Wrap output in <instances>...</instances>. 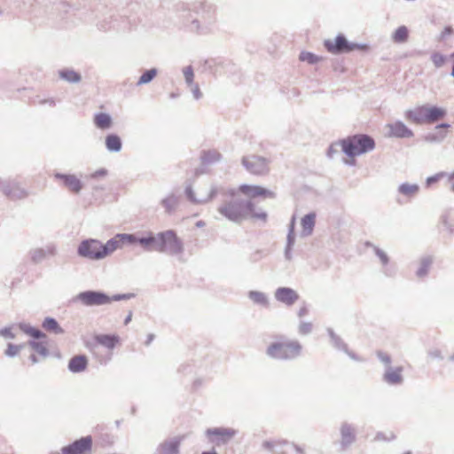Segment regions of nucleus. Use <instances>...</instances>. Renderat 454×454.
I'll return each instance as SVG.
<instances>
[{
    "mask_svg": "<svg viewBox=\"0 0 454 454\" xmlns=\"http://www.w3.org/2000/svg\"><path fill=\"white\" fill-rule=\"evenodd\" d=\"M136 240L134 234H117L102 245L99 241L91 239L87 241V257L92 259L103 258L116 249L122 248L126 243H131Z\"/></svg>",
    "mask_w": 454,
    "mask_h": 454,
    "instance_id": "1",
    "label": "nucleus"
},
{
    "mask_svg": "<svg viewBox=\"0 0 454 454\" xmlns=\"http://www.w3.org/2000/svg\"><path fill=\"white\" fill-rule=\"evenodd\" d=\"M219 213L227 219L233 222H241L242 220L251 217L265 220V213H255L254 205L251 201L246 203L229 201L224 202L218 207Z\"/></svg>",
    "mask_w": 454,
    "mask_h": 454,
    "instance_id": "2",
    "label": "nucleus"
},
{
    "mask_svg": "<svg viewBox=\"0 0 454 454\" xmlns=\"http://www.w3.org/2000/svg\"><path fill=\"white\" fill-rule=\"evenodd\" d=\"M446 109L443 107L421 105L409 109L405 112L404 117L411 123L416 125L434 123L446 116Z\"/></svg>",
    "mask_w": 454,
    "mask_h": 454,
    "instance_id": "3",
    "label": "nucleus"
},
{
    "mask_svg": "<svg viewBox=\"0 0 454 454\" xmlns=\"http://www.w3.org/2000/svg\"><path fill=\"white\" fill-rule=\"evenodd\" d=\"M342 151L350 157L361 155L374 149L372 137L364 134L348 137L340 142Z\"/></svg>",
    "mask_w": 454,
    "mask_h": 454,
    "instance_id": "4",
    "label": "nucleus"
},
{
    "mask_svg": "<svg viewBox=\"0 0 454 454\" xmlns=\"http://www.w3.org/2000/svg\"><path fill=\"white\" fill-rule=\"evenodd\" d=\"M301 346L297 341L280 340L271 343L267 354L277 359H293L301 354Z\"/></svg>",
    "mask_w": 454,
    "mask_h": 454,
    "instance_id": "5",
    "label": "nucleus"
},
{
    "mask_svg": "<svg viewBox=\"0 0 454 454\" xmlns=\"http://www.w3.org/2000/svg\"><path fill=\"white\" fill-rule=\"evenodd\" d=\"M0 192L11 200H21L29 196V192L16 179L0 178Z\"/></svg>",
    "mask_w": 454,
    "mask_h": 454,
    "instance_id": "6",
    "label": "nucleus"
},
{
    "mask_svg": "<svg viewBox=\"0 0 454 454\" xmlns=\"http://www.w3.org/2000/svg\"><path fill=\"white\" fill-rule=\"evenodd\" d=\"M269 160L262 156L250 155L242 159L246 169L253 175L262 176L270 171Z\"/></svg>",
    "mask_w": 454,
    "mask_h": 454,
    "instance_id": "7",
    "label": "nucleus"
},
{
    "mask_svg": "<svg viewBox=\"0 0 454 454\" xmlns=\"http://www.w3.org/2000/svg\"><path fill=\"white\" fill-rule=\"evenodd\" d=\"M324 45L329 52L333 54L349 52L360 49L359 45L348 43L342 35H337L333 40H325Z\"/></svg>",
    "mask_w": 454,
    "mask_h": 454,
    "instance_id": "8",
    "label": "nucleus"
},
{
    "mask_svg": "<svg viewBox=\"0 0 454 454\" xmlns=\"http://www.w3.org/2000/svg\"><path fill=\"white\" fill-rule=\"evenodd\" d=\"M160 239L162 241L160 242V252L178 254L183 249L182 242L173 231L160 232Z\"/></svg>",
    "mask_w": 454,
    "mask_h": 454,
    "instance_id": "9",
    "label": "nucleus"
},
{
    "mask_svg": "<svg viewBox=\"0 0 454 454\" xmlns=\"http://www.w3.org/2000/svg\"><path fill=\"white\" fill-rule=\"evenodd\" d=\"M135 236V239L136 240L134 242H131V243H126V245H134L136 243H138L143 249L146 250V251H158V252H160V248H161V239H160V233L157 234V235H153L152 233H149L147 236L145 237H137L136 235Z\"/></svg>",
    "mask_w": 454,
    "mask_h": 454,
    "instance_id": "10",
    "label": "nucleus"
},
{
    "mask_svg": "<svg viewBox=\"0 0 454 454\" xmlns=\"http://www.w3.org/2000/svg\"><path fill=\"white\" fill-rule=\"evenodd\" d=\"M239 192L248 199L254 198H273L274 192L259 185L242 184L239 187Z\"/></svg>",
    "mask_w": 454,
    "mask_h": 454,
    "instance_id": "11",
    "label": "nucleus"
},
{
    "mask_svg": "<svg viewBox=\"0 0 454 454\" xmlns=\"http://www.w3.org/2000/svg\"><path fill=\"white\" fill-rule=\"evenodd\" d=\"M236 434L232 428L215 427L207 431V435L216 444L226 443L231 440Z\"/></svg>",
    "mask_w": 454,
    "mask_h": 454,
    "instance_id": "12",
    "label": "nucleus"
},
{
    "mask_svg": "<svg viewBox=\"0 0 454 454\" xmlns=\"http://www.w3.org/2000/svg\"><path fill=\"white\" fill-rule=\"evenodd\" d=\"M387 131V136L389 137H413V131L410 129L403 122L395 121L394 123H389L385 127Z\"/></svg>",
    "mask_w": 454,
    "mask_h": 454,
    "instance_id": "13",
    "label": "nucleus"
},
{
    "mask_svg": "<svg viewBox=\"0 0 454 454\" xmlns=\"http://www.w3.org/2000/svg\"><path fill=\"white\" fill-rule=\"evenodd\" d=\"M54 176L56 179L61 181L62 184L74 193L79 192L82 188L81 180L74 175L55 173Z\"/></svg>",
    "mask_w": 454,
    "mask_h": 454,
    "instance_id": "14",
    "label": "nucleus"
},
{
    "mask_svg": "<svg viewBox=\"0 0 454 454\" xmlns=\"http://www.w3.org/2000/svg\"><path fill=\"white\" fill-rule=\"evenodd\" d=\"M56 254V247L53 245H48L44 248L38 247L29 251L31 262L40 263L46 258L53 256Z\"/></svg>",
    "mask_w": 454,
    "mask_h": 454,
    "instance_id": "15",
    "label": "nucleus"
},
{
    "mask_svg": "<svg viewBox=\"0 0 454 454\" xmlns=\"http://www.w3.org/2000/svg\"><path fill=\"white\" fill-rule=\"evenodd\" d=\"M275 297L278 301L290 306L298 300L299 295L291 288L280 287L276 291Z\"/></svg>",
    "mask_w": 454,
    "mask_h": 454,
    "instance_id": "16",
    "label": "nucleus"
},
{
    "mask_svg": "<svg viewBox=\"0 0 454 454\" xmlns=\"http://www.w3.org/2000/svg\"><path fill=\"white\" fill-rule=\"evenodd\" d=\"M186 194L188 198L195 203H206L212 200L215 192H211L208 194H203L202 189L200 188L196 191H193L192 188H188L186 190Z\"/></svg>",
    "mask_w": 454,
    "mask_h": 454,
    "instance_id": "17",
    "label": "nucleus"
},
{
    "mask_svg": "<svg viewBox=\"0 0 454 454\" xmlns=\"http://www.w3.org/2000/svg\"><path fill=\"white\" fill-rule=\"evenodd\" d=\"M62 454H85V437L74 441L61 450Z\"/></svg>",
    "mask_w": 454,
    "mask_h": 454,
    "instance_id": "18",
    "label": "nucleus"
},
{
    "mask_svg": "<svg viewBox=\"0 0 454 454\" xmlns=\"http://www.w3.org/2000/svg\"><path fill=\"white\" fill-rule=\"evenodd\" d=\"M111 301V299L101 293L87 292V305H103Z\"/></svg>",
    "mask_w": 454,
    "mask_h": 454,
    "instance_id": "19",
    "label": "nucleus"
},
{
    "mask_svg": "<svg viewBox=\"0 0 454 454\" xmlns=\"http://www.w3.org/2000/svg\"><path fill=\"white\" fill-rule=\"evenodd\" d=\"M450 128V125L446 123L437 125L435 126L434 132L427 137V139L431 141L443 139L449 133Z\"/></svg>",
    "mask_w": 454,
    "mask_h": 454,
    "instance_id": "20",
    "label": "nucleus"
},
{
    "mask_svg": "<svg viewBox=\"0 0 454 454\" xmlns=\"http://www.w3.org/2000/svg\"><path fill=\"white\" fill-rule=\"evenodd\" d=\"M98 344L105 346L107 348H113L119 342V337L116 335L100 334L95 336Z\"/></svg>",
    "mask_w": 454,
    "mask_h": 454,
    "instance_id": "21",
    "label": "nucleus"
},
{
    "mask_svg": "<svg viewBox=\"0 0 454 454\" xmlns=\"http://www.w3.org/2000/svg\"><path fill=\"white\" fill-rule=\"evenodd\" d=\"M68 369L72 372H80L85 370V355L74 356L69 361Z\"/></svg>",
    "mask_w": 454,
    "mask_h": 454,
    "instance_id": "22",
    "label": "nucleus"
},
{
    "mask_svg": "<svg viewBox=\"0 0 454 454\" xmlns=\"http://www.w3.org/2000/svg\"><path fill=\"white\" fill-rule=\"evenodd\" d=\"M59 76L62 80L70 82V83H76L81 82L82 75L72 70V69H62L59 71Z\"/></svg>",
    "mask_w": 454,
    "mask_h": 454,
    "instance_id": "23",
    "label": "nucleus"
},
{
    "mask_svg": "<svg viewBox=\"0 0 454 454\" xmlns=\"http://www.w3.org/2000/svg\"><path fill=\"white\" fill-rule=\"evenodd\" d=\"M42 326L48 332L61 334L64 330L60 327L58 321L53 317H46L42 324Z\"/></svg>",
    "mask_w": 454,
    "mask_h": 454,
    "instance_id": "24",
    "label": "nucleus"
},
{
    "mask_svg": "<svg viewBox=\"0 0 454 454\" xmlns=\"http://www.w3.org/2000/svg\"><path fill=\"white\" fill-rule=\"evenodd\" d=\"M19 328L26 334L33 337L34 339L39 340L45 337V334L39 329L31 326L26 323L19 324Z\"/></svg>",
    "mask_w": 454,
    "mask_h": 454,
    "instance_id": "25",
    "label": "nucleus"
},
{
    "mask_svg": "<svg viewBox=\"0 0 454 454\" xmlns=\"http://www.w3.org/2000/svg\"><path fill=\"white\" fill-rule=\"evenodd\" d=\"M384 378L386 381H387L390 384H398L402 381V368H395V369H390L388 370L385 375Z\"/></svg>",
    "mask_w": 454,
    "mask_h": 454,
    "instance_id": "26",
    "label": "nucleus"
},
{
    "mask_svg": "<svg viewBox=\"0 0 454 454\" xmlns=\"http://www.w3.org/2000/svg\"><path fill=\"white\" fill-rule=\"evenodd\" d=\"M220 159L221 154L216 150L205 151L201 155V161L203 164H211L218 161Z\"/></svg>",
    "mask_w": 454,
    "mask_h": 454,
    "instance_id": "27",
    "label": "nucleus"
},
{
    "mask_svg": "<svg viewBox=\"0 0 454 454\" xmlns=\"http://www.w3.org/2000/svg\"><path fill=\"white\" fill-rule=\"evenodd\" d=\"M301 223L303 233H305L306 235L310 234L315 225V215H306L304 217H302Z\"/></svg>",
    "mask_w": 454,
    "mask_h": 454,
    "instance_id": "28",
    "label": "nucleus"
},
{
    "mask_svg": "<svg viewBox=\"0 0 454 454\" xmlns=\"http://www.w3.org/2000/svg\"><path fill=\"white\" fill-rule=\"evenodd\" d=\"M106 145L108 150L118 152L121 148V142L118 136L109 135L106 138Z\"/></svg>",
    "mask_w": 454,
    "mask_h": 454,
    "instance_id": "29",
    "label": "nucleus"
},
{
    "mask_svg": "<svg viewBox=\"0 0 454 454\" xmlns=\"http://www.w3.org/2000/svg\"><path fill=\"white\" fill-rule=\"evenodd\" d=\"M409 36L408 28L405 26L399 27L393 34V40L395 43H404Z\"/></svg>",
    "mask_w": 454,
    "mask_h": 454,
    "instance_id": "30",
    "label": "nucleus"
},
{
    "mask_svg": "<svg viewBox=\"0 0 454 454\" xmlns=\"http://www.w3.org/2000/svg\"><path fill=\"white\" fill-rule=\"evenodd\" d=\"M95 124L100 129H107L111 125V118L106 114H99L95 117Z\"/></svg>",
    "mask_w": 454,
    "mask_h": 454,
    "instance_id": "31",
    "label": "nucleus"
},
{
    "mask_svg": "<svg viewBox=\"0 0 454 454\" xmlns=\"http://www.w3.org/2000/svg\"><path fill=\"white\" fill-rule=\"evenodd\" d=\"M354 440L353 430L347 426L341 427V442L343 445H348Z\"/></svg>",
    "mask_w": 454,
    "mask_h": 454,
    "instance_id": "32",
    "label": "nucleus"
},
{
    "mask_svg": "<svg viewBox=\"0 0 454 454\" xmlns=\"http://www.w3.org/2000/svg\"><path fill=\"white\" fill-rule=\"evenodd\" d=\"M433 263V260L430 257H427L421 260L420 266L417 271L419 277H424L428 272L431 265Z\"/></svg>",
    "mask_w": 454,
    "mask_h": 454,
    "instance_id": "33",
    "label": "nucleus"
},
{
    "mask_svg": "<svg viewBox=\"0 0 454 454\" xmlns=\"http://www.w3.org/2000/svg\"><path fill=\"white\" fill-rule=\"evenodd\" d=\"M248 296L255 303L264 305V306L268 304L267 298H266L265 294L262 292L251 291L248 294Z\"/></svg>",
    "mask_w": 454,
    "mask_h": 454,
    "instance_id": "34",
    "label": "nucleus"
},
{
    "mask_svg": "<svg viewBox=\"0 0 454 454\" xmlns=\"http://www.w3.org/2000/svg\"><path fill=\"white\" fill-rule=\"evenodd\" d=\"M419 191V186L416 184H403L399 187V192L406 196H413Z\"/></svg>",
    "mask_w": 454,
    "mask_h": 454,
    "instance_id": "35",
    "label": "nucleus"
},
{
    "mask_svg": "<svg viewBox=\"0 0 454 454\" xmlns=\"http://www.w3.org/2000/svg\"><path fill=\"white\" fill-rule=\"evenodd\" d=\"M157 75V70L155 68H152L150 70L145 71L139 78L137 84H145L150 82L155 76Z\"/></svg>",
    "mask_w": 454,
    "mask_h": 454,
    "instance_id": "36",
    "label": "nucleus"
},
{
    "mask_svg": "<svg viewBox=\"0 0 454 454\" xmlns=\"http://www.w3.org/2000/svg\"><path fill=\"white\" fill-rule=\"evenodd\" d=\"M299 59L301 61L308 62L309 64L317 63L321 59V58H319L318 56L309 51H302L300 54Z\"/></svg>",
    "mask_w": 454,
    "mask_h": 454,
    "instance_id": "37",
    "label": "nucleus"
},
{
    "mask_svg": "<svg viewBox=\"0 0 454 454\" xmlns=\"http://www.w3.org/2000/svg\"><path fill=\"white\" fill-rule=\"evenodd\" d=\"M31 348L39 355L46 357L49 354L47 348L42 343L35 340L29 341Z\"/></svg>",
    "mask_w": 454,
    "mask_h": 454,
    "instance_id": "38",
    "label": "nucleus"
},
{
    "mask_svg": "<svg viewBox=\"0 0 454 454\" xmlns=\"http://www.w3.org/2000/svg\"><path fill=\"white\" fill-rule=\"evenodd\" d=\"M431 60L435 67H441L446 63L447 58L442 53L434 52L431 55Z\"/></svg>",
    "mask_w": 454,
    "mask_h": 454,
    "instance_id": "39",
    "label": "nucleus"
},
{
    "mask_svg": "<svg viewBox=\"0 0 454 454\" xmlns=\"http://www.w3.org/2000/svg\"><path fill=\"white\" fill-rule=\"evenodd\" d=\"M184 76L185 78V81L187 82V83L189 84H192V82H193V78H194V74H193V69L192 67H186L184 71Z\"/></svg>",
    "mask_w": 454,
    "mask_h": 454,
    "instance_id": "40",
    "label": "nucleus"
},
{
    "mask_svg": "<svg viewBox=\"0 0 454 454\" xmlns=\"http://www.w3.org/2000/svg\"><path fill=\"white\" fill-rule=\"evenodd\" d=\"M20 349V346L9 343L8 347H7V349L5 350V355L7 356L12 357V356H16L18 354Z\"/></svg>",
    "mask_w": 454,
    "mask_h": 454,
    "instance_id": "41",
    "label": "nucleus"
},
{
    "mask_svg": "<svg viewBox=\"0 0 454 454\" xmlns=\"http://www.w3.org/2000/svg\"><path fill=\"white\" fill-rule=\"evenodd\" d=\"M0 336L6 338V339H14L15 335L12 333L11 328L4 327L0 330Z\"/></svg>",
    "mask_w": 454,
    "mask_h": 454,
    "instance_id": "42",
    "label": "nucleus"
},
{
    "mask_svg": "<svg viewBox=\"0 0 454 454\" xmlns=\"http://www.w3.org/2000/svg\"><path fill=\"white\" fill-rule=\"evenodd\" d=\"M300 333L302 334H307L311 332L312 325L310 323H302L299 327Z\"/></svg>",
    "mask_w": 454,
    "mask_h": 454,
    "instance_id": "43",
    "label": "nucleus"
},
{
    "mask_svg": "<svg viewBox=\"0 0 454 454\" xmlns=\"http://www.w3.org/2000/svg\"><path fill=\"white\" fill-rule=\"evenodd\" d=\"M442 176H443V174H442V173L441 174H437V175H435L434 176H430V177L427 178V183L428 185H430L433 183L438 182L440 180V178H442Z\"/></svg>",
    "mask_w": 454,
    "mask_h": 454,
    "instance_id": "44",
    "label": "nucleus"
},
{
    "mask_svg": "<svg viewBox=\"0 0 454 454\" xmlns=\"http://www.w3.org/2000/svg\"><path fill=\"white\" fill-rule=\"evenodd\" d=\"M78 254L80 256L85 257V239L80 242V245L78 247Z\"/></svg>",
    "mask_w": 454,
    "mask_h": 454,
    "instance_id": "45",
    "label": "nucleus"
},
{
    "mask_svg": "<svg viewBox=\"0 0 454 454\" xmlns=\"http://www.w3.org/2000/svg\"><path fill=\"white\" fill-rule=\"evenodd\" d=\"M453 30H452V27H446L444 28V30L442 31V37L444 38L446 37L447 35H450V34H452Z\"/></svg>",
    "mask_w": 454,
    "mask_h": 454,
    "instance_id": "46",
    "label": "nucleus"
},
{
    "mask_svg": "<svg viewBox=\"0 0 454 454\" xmlns=\"http://www.w3.org/2000/svg\"><path fill=\"white\" fill-rule=\"evenodd\" d=\"M106 176V171L105 169H101L94 174H91L90 178H95L97 176Z\"/></svg>",
    "mask_w": 454,
    "mask_h": 454,
    "instance_id": "47",
    "label": "nucleus"
},
{
    "mask_svg": "<svg viewBox=\"0 0 454 454\" xmlns=\"http://www.w3.org/2000/svg\"><path fill=\"white\" fill-rule=\"evenodd\" d=\"M40 105L49 104L50 106H55V101L52 98L43 99L39 101Z\"/></svg>",
    "mask_w": 454,
    "mask_h": 454,
    "instance_id": "48",
    "label": "nucleus"
},
{
    "mask_svg": "<svg viewBox=\"0 0 454 454\" xmlns=\"http://www.w3.org/2000/svg\"><path fill=\"white\" fill-rule=\"evenodd\" d=\"M75 300H80L83 303H85V292H82L78 294V296L75 298Z\"/></svg>",
    "mask_w": 454,
    "mask_h": 454,
    "instance_id": "49",
    "label": "nucleus"
},
{
    "mask_svg": "<svg viewBox=\"0 0 454 454\" xmlns=\"http://www.w3.org/2000/svg\"><path fill=\"white\" fill-rule=\"evenodd\" d=\"M29 359L31 360L32 364H36L38 362V359L35 355L32 354L29 356Z\"/></svg>",
    "mask_w": 454,
    "mask_h": 454,
    "instance_id": "50",
    "label": "nucleus"
},
{
    "mask_svg": "<svg viewBox=\"0 0 454 454\" xmlns=\"http://www.w3.org/2000/svg\"><path fill=\"white\" fill-rule=\"evenodd\" d=\"M380 358L383 362L387 363V364H389L390 363V358L387 356H380Z\"/></svg>",
    "mask_w": 454,
    "mask_h": 454,
    "instance_id": "51",
    "label": "nucleus"
},
{
    "mask_svg": "<svg viewBox=\"0 0 454 454\" xmlns=\"http://www.w3.org/2000/svg\"><path fill=\"white\" fill-rule=\"evenodd\" d=\"M86 442H87V450H88L89 449H90V446H91V439H90V437L87 436Z\"/></svg>",
    "mask_w": 454,
    "mask_h": 454,
    "instance_id": "52",
    "label": "nucleus"
},
{
    "mask_svg": "<svg viewBox=\"0 0 454 454\" xmlns=\"http://www.w3.org/2000/svg\"><path fill=\"white\" fill-rule=\"evenodd\" d=\"M334 152H335V150L333 149V146H331V147L329 148V151H328V155H329V156H333V153H334Z\"/></svg>",
    "mask_w": 454,
    "mask_h": 454,
    "instance_id": "53",
    "label": "nucleus"
},
{
    "mask_svg": "<svg viewBox=\"0 0 454 454\" xmlns=\"http://www.w3.org/2000/svg\"><path fill=\"white\" fill-rule=\"evenodd\" d=\"M450 180H454V171L450 174Z\"/></svg>",
    "mask_w": 454,
    "mask_h": 454,
    "instance_id": "54",
    "label": "nucleus"
},
{
    "mask_svg": "<svg viewBox=\"0 0 454 454\" xmlns=\"http://www.w3.org/2000/svg\"><path fill=\"white\" fill-rule=\"evenodd\" d=\"M202 454H216L215 451L203 452Z\"/></svg>",
    "mask_w": 454,
    "mask_h": 454,
    "instance_id": "55",
    "label": "nucleus"
},
{
    "mask_svg": "<svg viewBox=\"0 0 454 454\" xmlns=\"http://www.w3.org/2000/svg\"><path fill=\"white\" fill-rule=\"evenodd\" d=\"M195 94H196V97L198 98L199 97V89L198 88L196 89Z\"/></svg>",
    "mask_w": 454,
    "mask_h": 454,
    "instance_id": "56",
    "label": "nucleus"
},
{
    "mask_svg": "<svg viewBox=\"0 0 454 454\" xmlns=\"http://www.w3.org/2000/svg\"><path fill=\"white\" fill-rule=\"evenodd\" d=\"M451 191H453V192H454V183H453V184H452V185H451Z\"/></svg>",
    "mask_w": 454,
    "mask_h": 454,
    "instance_id": "57",
    "label": "nucleus"
},
{
    "mask_svg": "<svg viewBox=\"0 0 454 454\" xmlns=\"http://www.w3.org/2000/svg\"><path fill=\"white\" fill-rule=\"evenodd\" d=\"M152 340H153V336H150L148 342L151 341Z\"/></svg>",
    "mask_w": 454,
    "mask_h": 454,
    "instance_id": "58",
    "label": "nucleus"
},
{
    "mask_svg": "<svg viewBox=\"0 0 454 454\" xmlns=\"http://www.w3.org/2000/svg\"><path fill=\"white\" fill-rule=\"evenodd\" d=\"M3 12L0 10V15H2Z\"/></svg>",
    "mask_w": 454,
    "mask_h": 454,
    "instance_id": "59",
    "label": "nucleus"
},
{
    "mask_svg": "<svg viewBox=\"0 0 454 454\" xmlns=\"http://www.w3.org/2000/svg\"><path fill=\"white\" fill-rule=\"evenodd\" d=\"M404 454H411L410 452L404 453Z\"/></svg>",
    "mask_w": 454,
    "mask_h": 454,
    "instance_id": "60",
    "label": "nucleus"
}]
</instances>
